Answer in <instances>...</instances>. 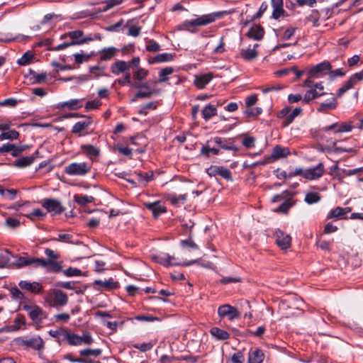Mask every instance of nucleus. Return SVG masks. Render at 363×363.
Masks as SVG:
<instances>
[{
  "mask_svg": "<svg viewBox=\"0 0 363 363\" xmlns=\"http://www.w3.org/2000/svg\"><path fill=\"white\" fill-rule=\"evenodd\" d=\"M354 128V121H350L348 122L335 123L332 125L323 127L320 129V135L323 140L330 143L332 147L338 152L346 151L345 150H338L337 147V140H333L328 137L330 131L334 133L350 132Z\"/></svg>",
  "mask_w": 363,
  "mask_h": 363,
  "instance_id": "nucleus-1",
  "label": "nucleus"
},
{
  "mask_svg": "<svg viewBox=\"0 0 363 363\" xmlns=\"http://www.w3.org/2000/svg\"><path fill=\"white\" fill-rule=\"evenodd\" d=\"M91 162H72L64 168L65 174L72 177H84L91 172Z\"/></svg>",
  "mask_w": 363,
  "mask_h": 363,
  "instance_id": "nucleus-2",
  "label": "nucleus"
},
{
  "mask_svg": "<svg viewBox=\"0 0 363 363\" xmlns=\"http://www.w3.org/2000/svg\"><path fill=\"white\" fill-rule=\"evenodd\" d=\"M22 308L27 312L30 318L36 325H40L43 320L47 318L45 311L36 304L25 303L22 306Z\"/></svg>",
  "mask_w": 363,
  "mask_h": 363,
  "instance_id": "nucleus-3",
  "label": "nucleus"
},
{
  "mask_svg": "<svg viewBox=\"0 0 363 363\" xmlns=\"http://www.w3.org/2000/svg\"><path fill=\"white\" fill-rule=\"evenodd\" d=\"M216 17H220L219 13H209L203 15L196 19L186 21L182 24L183 29L189 30V27L203 26L215 21Z\"/></svg>",
  "mask_w": 363,
  "mask_h": 363,
  "instance_id": "nucleus-4",
  "label": "nucleus"
},
{
  "mask_svg": "<svg viewBox=\"0 0 363 363\" xmlns=\"http://www.w3.org/2000/svg\"><path fill=\"white\" fill-rule=\"evenodd\" d=\"M332 69V65L329 61H323L309 69L308 74L309 77L319 78L328 74Z\"/></svg>",
  "mask_w": 363,
  "mask_h": 363,
  "instance_id": "nucleus-5",
  "label": "nucleus"
},
{
  "mask_svg": "<svg viewBox=\"0 0 363 363\" xmlns=\"http://www.w3.org/2000/svg\"><path fill=\"white\" fill-rule=\"evenodd\" d=\"M363 79V69L352 74L348 80L344 82L342 86L337 91V96L340 97L347 90L352 88L358 82Z\"/></svg>",
  "mask_w": 363,
  "mask_h": 363,
  "instance_id": "nucleus-6",
  "label": "nucleus"
},
{
  "mask_svg": "<svg viewBox=\"0 0 363 363\" xmlns=\"http://www.w3.org/2000/svg\"><path fill=\"white\" fill-rule=\"evenodd\" d=\"M206 172L210 177H216L219 175L227 181L233 180L230 171L223 167L211 165L207 169Z\"/></svg>",
  "mask_w": 363,
  "mask_h": 363,
  "instance_id": "nucleus-7",
  "label": "nucleus"
},
{
  "mask_svg": "<svg viewBox=\"0 0 363 363\" xmlns=\"http://www.w3.org/2000/svg\"><path fill=\"white\" fill-rule=\"evenodd\" d=\"M42 206L50 213L60 214L64 211L61 203L54 199H45L41 201Z\"/></svg>",
  "mask_w": 363,
  "mask_h": 363,
  "instance_id": "nucleus-8",
  "label": "nucleus"
},
{
  "mask_svg": "<svg viewBox=\"0 0 363 363\" xmlns=\"http://www.w3.org/2000/svg\"><path fill=\"white\" fill-rule=\"evenodd\" d=\"M276 243L282 250H286L291 247V238L285 232L277 229L274 232Z\"/></svg>",
  "mask_w": 363,
  "mask_h": 363,
  "instance_id": "nucleus-9",
  "label": "nucleus"
},
{
  "mask_svg": "<svg viewBox=\"0 0 363 363\" xmlns=\"http://www.w3.org/2000/svg\"><path fill=\"white\" fill-rule=\"evenodd\" d=\"M218 313L220 317H228L230 320L238 318L240 316L238 309L228 304L220 306L218 309Z\"/></svg>",
  "mask_w": 363,
  "mask_h": 363,
  "instance_id": "nucleus-10",
  "label": "nucleus"
},
{
  "mask_svg": "<svg viewBox=\"0 0 363 363\" xmlns=\"http://www.w3.org/2000/svg\"><path fill=\"white\" fill-rule=\"evenodd\" d=\"M270 3L273 9L272 18L279 20L281 17L288 16L287 12L284 9V0H271Z\"/></svg>",
  "mask_w": 363,
  "mask_h": 363,
  "instance_id": "nucleus-11",
  "label": "nucleus"
},
{
  "mask_svg": "<svg viewBox=\"0 0 363 363\" xmlns=\"http://www.w3.org/2000/svg\"><path fill=\"white\" fill-rule=\"evenodd\" d=\"M324 172L323 164L319 163L315 167L305 169L304 178L308 180L318 179L323 175Z\"/></svg>",
  "mask_w": 363,
  "mask_h": 363,
  "instance_id": "nucleus-12",
  "label": "nucleus"
},
{
  "mask_svg": "<svg viewBox=\"0 0 363 363\" xmlns=\"http://www.w3.org/2000/svg\"><path fill=\"white\" fill-rule=\"evenodd\" d=\"M176 260V258L173 256L167 255L166 258H162V260H160V264L164 265V267H169V266H176V265H181V266H190L194 264H199V259H194L189 262H184L182 263L176 262H174Z\"/></svg>",
  "mask_w": 363,
  "mask_h": 363,
  "instance_id": "nucleus-13",
  "label": "nucleus"
},
{
  "mask_svg": "<svg viewBox=\"0 0 363 363\" xmlns=\"http://www.w3.org/2000/svg\"><path fill=\"white\" fill-rule=\"evenodd\" d=\"M18 286L23 290H27L35 294H40L43 291L41 284L36 281L29 282L22 280L18 283Z\"/></svg>",
  "mask_w": 363,
  "mask_h": 363,
  "instance_id": "nucleus-14",
  "label": "nucleus"
},
{
  "mask_svg": "<svg viewBox=\"0 0 363 363\" xmlns=\"http://www.w3.org/2000/svg\"><path fill=\"white\" fill-rule=\"evenodd\" d=\"M351 208L349 207L342 208V207H336L333 209H331L327 216V219H342L345 218V216L350 212Z\"/></svg>",
  "mask_w": 363,
  "mask_h": 363,
  "instance_id": "nucleus-15",
  "label": "nucleus"
},
{
  "mask_svg": "<svg viewBox=\"0 0 363 363\" xmlns=\"http://www.w3.org/2000/svg\"><path fill=\"white\" fill-rule=\"evenodd\" d=\"M23 344L36 350H41L44 348V341L40 336H34L23 340Z\"/></svg>",
  "mask_w": 363,
  "mask_h": 363,
  "instance_id": "nucleus-16",
  "label": "nucleus"
},
{
  "mask_svg": "<svg viewBox=\"0 0 363 363\" xmlns=\"http://www.w3.org/2000/svg\"><path fill=\"white\" fill-rule=\"evenodd\" d=\"M264 357V353L260 349L250 350L248 353L247 363H262Z\"/></svg>",
  "mask_w": 363,
  "mask_h": 363,
  "instance_id": "nucleus-17",
  "label": "nucleus"
},
{
  "mask_svg": "<svg viewBox=\"0 0 363 363\" xmlns=\"http://www.w3.org/2000/svg\"><path fill=\"white\" fill-rule=\"evenodd\" d=\"M291 153L289 148L276 145L272 152L271 157L274 160L285 158Z\"/></svg>",
  "mask_w": 363,
  "mask_h": 363,
  "instance_id": "nucleus-18",
  "label": "nucleus"
},
{
  "mask_svg": "<svg viewBox=\"0 0 363 363\" xmlns=\"http://www.w3.org/2000/svg\"><path fill=\"white\" fill-rule=\"evenodd\" d=\"M129 68L130 63L123 60H117L111 65V71L113 74L119 75L120 74L128 71Z\"/></svg>",
  "mask_w": 363,
  "mask_h": 363,
  "instance_id": "nucleus-19",
  "label": "nucleus"
},
{
  "mask_svg": "<svg viewBox=\"0 0 363 363\" xmlns=\"http://www.w3.org/2000/svg\"><path fill=\"white\" fill-rule=\"evenodd\" d=\"M81 150L91 160V163L100 153V150L92 145H82Z\"/></svg>",
  "mask_w": 363,
  "mask_h": 363,
  "instance_id": "nucleus-20",
  "label": "nucleus"
},
{
  "mask_svg": "<svg viewBox=\"0 0 363 363\" xmlns=\"http://www.w3.org/2000/svg\"><path fill=\"white\" fill-rule=\"evenodd\" d=\"M264 35V28L260 25H253L247 33V35L249 38L256 40H261Z\"/></svg>",
  "mask_w": 363,
  "mask_h": 363,
  "instance_id": "nucleus-21",
  "label": "nucleus"
},
{
  "mask_svg": "<svg viewBox=\"0 0 363 363\" xmlns=\"http://www.w3.org/2000/svg\"><path fill=\"white\" fill-rule=\"evenodd\" d=\"M68 297L65 293L62 291H56L53 296V303L52 306L53 307L62 306L67 303Z\"/></svg>",
  "mask_w": 363,
  "mask_h": 363,
  "instance_id": "nucleus-22",
  "label": "nucleus"
},
{
  "mask_svg": "<svg viewBox=\"0 0 363 363\" xmlns=\"http://www.w3.org/2000/svg\"><path fill=\"white\" fill-rule=\"evenodd\" d=\"M94 284L100 286L102 289L106 291H111L119 287L118 282L115 281L113 279H109L105 281L97 279L94 281Z\"/></svg>",
  "mask_w": 363,
  "mask_h": 363,
  "instance_id": "nucleus-23",
  "label": "nucleus"
},
{
  "mask_svg": "<svg viewBox=\"0 0 363 363\" xmlns=\"http://www.w3.org/2000/svg\"><path fill=\"white\" fill-rule=\"evenodd\" d=\"M40 258H35L30 257H19L16 260V265L18 267H23L25 266L33 265L35 267H38V261Z\"/></svg>",
  "mask_w": 363,
  "mask_h": 363,
  "instance_id": "nucleus-24",
  "label": "nucleus"
},
{
  "mask_svg": "<svg viewBox=\"0 0 363 363\" xmlns=\"http://www.w3.org/2000/svg\"><path fill=\"white\" fill-rule=\"evenodd\" d=\"M37 154H38V151H36L32 155L21 157L14 162L13 165L15 167H17L19 168L26 167L30 165L35 161V160L36 158L35 155Z\"/></svg>",
  "mask_w": 363,
  "mask_h": 363,
  "instance_id": "nucleus-25",
  "label": "nucleus"
},
{
  "mask_svg": "<svg viewBox=\"0 0 363 363\" xmlns=\"http://www.w3.org/2000/svg\"><path fill=\"white\" fill-rule=\"evenodd\" d=\"M294 194L292 193L290 194L288 198L284 199V202L274 210L275 212L287 213L289 208L292 207L295 204V201L293 200Z\"/></svg>",
  "mask_w": 363,
  "mask_h": 363,
  "instance_id": "nucleus-26",
  "label": "nucleus"
},
{
  "mask_svg": "<svg viewBox=\"0 0 363 363\" xmlns=\"http://www.w3.org/2000/svg\"><path fill=\"white\" fill-rule=\"evenodd\" d=\"M38 267L43 268L49 267L55 272H60L62 269L61 265L56 260H46L43 258H40Z\"/></svg>",
  "mask_w": 363,
  "mask_h": 363,
  "instance_id": "nucleus-27",
  "label": "nucleus"
},
{
  "mask_svg": "<svg viewBox=\"0 0 363 363\" xmlns=\"http://www.w3.org/2000/svg\"><path fill=\"white\" fill-rule=\"evenodd\" d=\"M213 79V75L211 73H207L197 76L194 80V84L199 89H203Z\"/></svg>",
  "mask_w": 363,
  "mask_h": 363,
  "instance_id": "nucleus-28",
  "label": "nucleus"
},
{
  "mask_svg": "<svg viewBox=\"0 0 363 363\" xmlns=\"http://www.w3.org/2000/svg\"><path fill=\"white\" fill-rule=\"evenodd\" d=\"M119 50L114 47H109L103 49L100 52V60L102 61H107L115 57L118 52Z\"/></svg>",
  "mask_w": 363,
  "mask_h": 363,
  "instance_id": "nucleus-29",
  "label": "nucleus"
},
{
  "mask_svg": "<svg viewBox=\"0 0 363 363\" xmlns=\"http://www.w3.org/2000/svg\"><path fill=\"white\" fill-rule=\"evenodd\" d=\"M64 340H66L69 345L72 346L81 345V337L79 335L71 333L68 329L66 330V333L64 336Z\"/></svg>",
  "mask_w": 363,
  "mask_h": 363,
  "instance_id": "nucleus-30",
  "label": "nucleus"
},
{
  "mask_svg": "<svg viewBox=\"0 0 363 363\" xmlns=\"http://www.w3.org/2000/svg\"><path fill=\"white\" fill-rule=\"evenodd\" d=\"M82 106L81 100L79 99H72L69 101L60 103L57 105V108L62 109L67 107L70 110H76Z\"/></svg>",
  "mask_w": 363,
  "mask_h": 363,
  "instance_id": "nucleus-31",
  "label": "nucleus"
},
{
  "mask_svg": "<svg viewBox=\"0 0 363 363\" xmlns=\"http://www.w3.org/2000/svg\"><path fill=\"white\" fill-rule=\"evenodd\" d=\"M91 40H92V38L89 37V38H84V39H82L81 40H74V41H71V42L63 43L58 45L57 47L52 48V50H56V51L62 50H64L69 46L74 45H82V44H84L88 41Z\"/></svg>",
  "mask_w": 363,
  "mask_h": 363,
  "instance_id": "nucleus-32",
  "label": "nucleus"
},
{
  "mask_svg": "<svg viewBox=\"0 0 363 363\" xmlns=\"http://www.w3.org/2000/svg\"><path fill=\"white\" fill-rule=\"evenodd\" d=\"M240 55L245 60L251 61L257 57L258 53L255 48H247V49H242Z\"/></svg>",
  "mask_w": 363,
  "mask_h": 363,
  "instance_id": "nucleus-33",
  "label": "nucleus"
},
{
  "mask_svg": "<svg viewBox=\"0 0 363 363\" xmlns=\"http://www.w3.org/2000/svg\"><path fill=\"white\" fill-rule=\"evenodd\" d=\"M296 28L292 26L286 28L284 30L283 28L277 30V35H280L281 40H289L295 33Z\"/></svg>",
  "mask_w": 363,
  "mask_h": 363,
  "instance_id": "nucleus-34",
  "label": "nucleus"
},
{
  "mask_svg": "<svg viewBox=\"0 0 363 363\" xmlns=\"http://www.w3.org/2000/svg\"><path fill=\"white\" fill-rule=\"evenodd\" d=\"M210 333L212 336L215 337L219 340H225L230 337V334L227 331L220 329L217 327L212 328L210 330Z\"/></svg>",
  "mask_w": 363,
  "mask_h": 363,
  "instance_id": "nucleus-35",
  "label": "nucleus"
},
{
  "mask_svg": "<svg viewBox=\"0 0 363 363\" xmlns=\"http://www.w3.org/2000/svg\"><path fill=\"white\" fill-rule=\"evenodd\" d=\"M217 114V109L215 106L208 104L202 110V116L205 121H208Z\"/></svg>",
  "mask_w": 363,
  "mask_h": 363,
  "instance_id": "nucleus-36",
  "label": "nucleus"
},
{
  "mask_svg": "<svg viewBox=\"0 0 363 363\" xmlns=\"http://www.w3.org/2000/svg\"><path fill=\"white\" fill-rule=\"evenodd\" d=\"M336 106V99L335 97H332L329 101L321 103L318 110L320 112H327L328 110L335 109Z\"/></svg>",
  "mask_w": 363,
  "mask_h": 363,
  "instance_id": "nucleus-37",
  "label": "nucleus"
},
{
  "mask_svg": "<svg viewBox=\"0 0 363 363\" xmlns=\"http://www.w3.org/2000/svg\"><path fill=\"white\" fill-rule=\"evenodd\" d=\"M165 198L169 200L173 205H177L179 203H184L186 200V194H180L177 196L175 194H167Z\"/></svg>",
  "mask_w": 363,
  "mask_h": 363,
  "instance_id": "nucleus-38",
  "label": "nucleus"
},
{
  "mask_svg": "<svg viewBox=\"0 0 363 363\" xmlns=\"http://www.w3.org/2000/svg\"><path fill=\"white\" fill-rule=\"evenodd\" d=\"M143 205L151 211L152 216L157 218L159 216V201L154 202H144Z\"/></svg>",
  "mask_w": 363,
  "mask_h": 363,
  "instance_id": "nucleus-39",
  "label": "nucleus"
},
{
  "mask_svg": "<svg viewBox=\"0 0 363 363\" xmlns=\"http://www.w3.org/2000/svg\"><path fill=\"white\" fill-rule=\"evenodd\" d=\"M302 109L300 107H297L294 108L292 111L290 110L289 116H287V118L284 119L283 123L284 126H286L291 123L294 118L301 114Z\"/></svg>",
  "mask_w": 363,
  "mask_h": 363,
  "instance_id": "nucleus-40",
  "label": "nucleus"
},
{
  "mask_svg": "<svg viewBox=\"0 0 363 363\" xmlns=\"http://www.w3.org/2000/svg\"><path fill=\"white\" fill-rule=\"evenodd\" d=\"M74 201L79 205H86L94 201V198L87 195H75Z\"/></svg>",
  "mask_w": 363,
  "mask_h": 363,
  "instance_id": "nucleus-41",
  "label": "nucleus"
},
{
  "mask_svg": "<svg viewBox=\"0 0 363 363\" xmlns=\"http://www.w3.org/2000/svg\"><path fill=\"white\" fill-rule=\"evenodd\" d=\"M244 113L249 118H256L261 114L262 110L259 107L246 106Z\"/></svg>",
  "mask_w": 363,
  "mask_h": 363,
  "instance_id": "nucleus-42",
  "label": "nucleus"
},
{
  "mask_svg": "<svg viewBox=\"0 0 363 363\" xmlns=\"http://www.w3.org/2000/svg\"><path fill=\"white\" fill-rule=\"evenodd\" d=\"M324 94H325L324 92L317 93L315 91H312L311 89H309L308 91H307L306 92L303 99V101L308 104L313 99H316L319 96H321Z\"/></svg>",
  "mask_w": 363,
  "mask_h": 363,
  "instance_id": "nucleus-43",
  "label": "nucleus"
},
{
  "mask_svg": "<svg viewBox=\"0 0 363 363\" xmlns=\"http://www.w3.org/2000/svg\"><path fill=\"white\" fill-rule=\"evenodd\" d=\"M174 69L172 67H166L160 69V83L169 80V75L172 74Z\"/></svg>",
  "mask_w": 363,
  "mask_h": 363,
  "instance_id": "nucleus-44",
  "label": "nucleus"
},
{
  "mask_svg": "<svg viewBox=\"0 0 363 363\" xmlns=\"http://www.w3.org/2000/svg\"><path fill=\"white\" fill-rule=\"evenodd\" d=\"M19 136V133L15 130H10L7 132H4L0 135V140H14L17 139Z\"/></svg>",
  "mask_w": 363,
  "mask_h": 363,
  "instance_id": "nucleus-45",
  "label": "nucleus"
},
{
  "mask_svg": "<svg viewBox=\"0 0 363 363\" xmlns=\"http://www.w3.org/2000/svg\"><path fill=\"white\" fill-rule=\"evenodd\" d=\"M320 200V196L318 193L316 192H311L308 193L306 196L304 201L308 204H313L318 203Z\"/></svg>",
  "mask_w": 363,
  "mask_h": 363,
  "instance_id": "nucleus-46",
  "label": "nucleus"
},
{
  "mask_svg": "<svg viewBox=\"0 0 363 363\" xmlns=\"http://www.w3.org/2000/svg\"><path fill=\"white\" fill-rule=\"evenodd\" d=\"M102 351L101 349H84L79 351V354L82 357L94 356L98 357L101 355Z\"/></svg>",
  "mask_w": 363,
  "mask_h": 363,
  "instance_id": "nucleus-47",
  "label": "nucleus"
},
{
  "mask_svg": "<svg viewBox=\"0 0 363 363\" xmlns=\"http://www.w3.org/2000/svg\"><path fill=\"white\" fill-rule=\"evenodd\" d=\"M214 142L218 145L221 148L224 149V150H233V151H237L238 150V148L233 145H228L226 144V141L221 138H218V137H216L214 138Z\"/></svg>",
  "mask_w": 363,
  "mask_h": 363,
  "instance_id": "nucleus-48",
  "label": "nucleus"
},
{
  "mask_svg": "<svg viewBox=\"0 0 363 363\" xmlns=\"http://www.w3.org/2000/svg\"><path fill=\"white\" fill-rule=\"evenodd\" d=\"M11 252L9 250H6L4 252H0V267H4L9 264L10 261Z\"/></svg>",
  "mask_w": 363,
  "mask_h": 363,
  "instance_id": "nucleus-49",
  "label": "nucleus"
},
{
  "mask_svg": "<svg viewBox=\"0 0 363 363\" xmlns=\"http://www.w3.org/2000/svg\"><path fill=\"white\" fill-rule=\"evenodd\" d=\"M67 35L72 39V41L81 40L82 39V37L83 36V31L80 30L70 31L67 34L62 35L61 38H65Z\"/></svg>",
  "mask_w": 363,
  "mask_h": 363,
  "instance_id": "nucleus-50",
  "label": "nucleus"
},
{
  "mask_svg": "<svg viewBox=\"0 0 363 363\" xmlns=\"http://www.w3.org/2000/svg\"><path fill=\"white\" fill-rule=\"evenodd\" d=\"M33 57V55L31 53L27 52L24 53L23 55L18 60V64L23 66L26 65L31 62Z\"/></svg>",
  "mask_w": 363,
  "mask_h": 363,
  "instance_id": "nucleus-51",
  "label": "nucleus"
},
{
  "mask_svg": "<svg viewBox=\"0 0 363 363\" xmlns=\"http://www.w3.org/2000/svg\"><path fill=\"white\" fill-rule=\"evenodd\" d=\"M152 172H148L145 173L140 172L138 174V181L140 182H148L152 179Z\"/></svg>",
  "mask_w": 363,
  "mask_h": 363,
  "instance_id": "nucleus-52",
  "label": "nucleus"
},
{
  "mask_svg": "<svg viewBox=\"0 0 363 363\" xmlns=\"http://www.w3.org/2000/svg\"><path fill=\"white\" fill-rule=\"evenodd\" d=\"M91 56L92 54L76 53L74 55L75 62L77 64L87 61Z\"/></svg>",
  "mask_w": 363,
  "mask_h": 363,
  "instance_id": "nucleus-53",
  "label": "nucleus"
},
{
  "mask_svg": "<svg viewBox=\"0 0 363 363\" xmlns=\"http://www.w3.org/2000/svg\"><path fill=\"white\" fill-rule=\"evenodd\" d=\"M86 129H87L86 123H82V121H79L74 125L72 131L73 133L79 134V135L81 136L82 134H80V133Z\"/></svg>",
  "mask_w": 363,
  "mask_h": 363,
  "instance_id": "nucleus-54",
  "label": "nucleus"
},
{
  "mask_svg": "<svg viewBox=\"0 0 363 363\" xmlns=\"http://www.w3.org/2000/svg\"><path fill=\"white\" fill-rule=\"evenodd\" d=\"M180 245L184 248L199 249L198 245L191 238L181 240Z\"/></svg>",
  "mask_w": 363,
  "mask_h": 363,
  "instance_id": "nucleus-55",
  "label": "nucleus"
},
{
  "mask_svg": "<svg viewBox=\"0 0 363 363\" xmlns=\"http://www.w3.org/2000/svg\"><path fill=\"white\" fill-rule=\"evenodd\" d=\"M102 103L99 99H95L93 101H89L86 102L85 105V108L87 111H91L96 108H98L100 106H101Z\"/></svg>",
  "mask_w": 363,
  "mask_h": 363,
  "instance_id": "nucleus-56",
  "label": "nucleus"
},
{
  "mask_svg": "<svg viewBox=\"0 0 363 363\" xmlns=\"http://www.w3.org/2000/svg\"><path fill=\"white\" fill-rule=\"evenodd\" d=\"M219 152L220 150L217 148H211L205 146H203L201 150V152L206 157H209L211 153L216 155H218Z\"/></svg>",
  "mask_w": 363,
  "mask_h": 363,
  "instance_id": "nucleus-57",
  "label": "nucleus"
},
{
  "mask_svg": "<svg viewBox=\"0 0 363 363\" xmlns=\"http://www.w3.org/2000/svg\"><path fill=\"white\" fill-rule=\"evenodd\" d=\"M147 75V71L143 68H138V69L133 72V77L138 80H143Z\"/></svg>",
  "mask_w": 363,
  "mask_h": 363,
  "instance_id": "nucleus-58",
  "label": "nucleus"
},
{
  "mask_svg": "<svg viewBox=\"0 0 363 363\" xmlns=\"http://www.w3.org/2000/svg\"><path fill=\"white\" fill-rule=\"evenodd\" d=\"M225 51L224 38L221 37L218 45L213 49V54H221Z\"/></svg>",
  "mask_w": 363,
  "mask_h": 363,
  "instance_id": "nucleus-59",
  "label": "nucleus"
},
{
  "mask_svg": "<svg viewBox=\"0 0 363 363\" xmlns=\"http://www.w3.org/2000/svg\"><path fill=\"white\" fill-rule=\"evenodd\" d=\"M62 358L71 362L86 363V360L85 359L79 357L74 358L72 353L65 354Z\"/></svg>",
  "mask_w": 363,
  "mask_h": 363,
  "instance_id": "nucleus-60",
  "label": "nucleus"
},
{
  "mask_svg": "<svg viewBox=\"0 0 363 363\" xmlns=\"http://www.w3.org/2000/svg\"><path fill=\"white\" fill-rule=\"evenodd\" d=\"M64 274L67 277H74V276H80L82 274V272L79 269L69 267V268L64 270Z\"/></svg>",
  "mask_w": 363,
  "mask_h": 363,
  "instance_id": "nucleus-61",
  "label": "nucleus"
},
{
  "mask_svg": "<svg viewBox=\"0 0 363 363\" xmlns=\"http://www.w3.org/2000/svg\"><path fill=\"white\" fill-rule=\"evenodd\" d=\"M177 358L172 355H162L160 357V363H177Z\"/></svg>",
  "mask_w": 363,
  "mask_h": 363,
  "instance_id": "nucleus-62",
  "label": "nucleus"
},
{
  "mask_svg": "<svg viewBox=\"0 0 363 363\" xmlns=\"http://www.w3.org/2000/svg\"><path fill=\"white\" fill-rule=\"evenodd\" d=\"M10 291L15 299L21 300L24 298L23 294L17 287H12Z\"/></svg>",
  "mask_w": 363,
  "mask_h": 363,
  "instance_id": "nucleus-63",
  "label": "nucleus"
},
{
  "mask_svg": "<svg viewBox=\"0 0 363 363\" xmlns=\"http://www.w3.org/2000/svg\"><path fill=\"white\" fill-rule=\"evenodd\" d=\"M244 355L241 352L233 354L231 358L233 363H244Z\"/></svg>",
  "mask_w": 363,
  "mask_h": 363,
  "instance_id": "nucleus-64",
  "label": "nucleus"
}]
</instances>
